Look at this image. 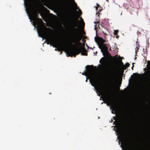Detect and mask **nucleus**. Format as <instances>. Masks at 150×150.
<instances>
[{
  "mask_svg": "<svg viewBox=\"0 0 150 150\" xmlns=\"http://www.w3.org/2000/svg\"><path fill=\"white\" fill-rule=\"evenodd\" d=\"M24 4L29 19H38V0H26Z\"/></svg>",
  "mask_w": 150,
  "mask_h": 150,
  "instance_id": "obj_1",
  "label": "nucleus"
},
{
  "mask_svg": "<svg viewBox=\"0 0 150 150\" xmlns=\"http://www.w3.org/2000/svg\"><path fill=\"white\" fill-rule=\"evenodd\" d=\"M82 74L86 76L90 79V83L91 85L94 87L95 91L96 90V92L97 93H99L100 95L103 94V89L100 88L97 85V82L98 75L97 73L92 69H87L85 73H83Z\"/></svg>",
  "mask_w": 150,
  "mask_h": 150,
  "instance_id": "obj_2",
  "label": "nucleus"
},
{
  "mask_svg": "<svg viewBox=\"0 0 150 150\" xmlns=\"http://www.w3.org/2000/svg\"><path fill=\"white\" fill-rule=\"evenodd\" d=\"M115 126L116 129L114 127V130L115 131L117 138L118 139L119 144L122 150H131L130 146L124 135L120 124L116 123Z\"/></svg>",
  "mask_w": 150,
  "mask_h": 150,
  "instance_id": "obj_3",
  "label": "nucleus"
},
{
  "mask_svg": "<svg viewBox=\"0 0 150 150\" xmlns=\"http://www.w3.org/2000/svg\"><path fill=\"white\" fill-rule=\"evenodd\" d=\"M73 2L75 10L71 13V16L72 17L71 18H56V19H83L81 17L82 13L81 10L77 6L76 4L74 1H73ZM42 18V19H48V18Z\"/></svg>",
  "mask_w": 150,
  "mask_h": 150,
  "instance_id": "obj_4",
  "label": "nucleus"
},
{
  "mask_svg": "<svg viewBox=\"0 0 150 150\" xmlns=\"http://www.w3.org/2000/svg\"><path fill=\"white\" fill-rule=\"evenodd\" d=\"M95 40L97 43L99 48L100 49L103 55H104L105 53L107 50V47L104 44L105 40L100 37H95Z\"/></svg>",
  "mask_w": 150,
  "mask_h": 150,
  "instance_id": "obj_5",
  "label": "nucleus"
},
{
  "mask_svg": "<svg viewBox=\"0 0 150 150\" xmlns=\"http://www.w3.org/2000/svg\"><path fill=\"white\" fill-rule=\"evenodd\" d=\"M81 38L75 37L72 40V42L75 43V45L77 46H79V49L81 51V54L83 55H87V53L86 52V49L84 48L85 45L83 44L82 45L81 43L79 42Z\"/></svg>",
  "mask_w": 150,
  "mask_h": 150,
  "instance_id": "obj_6",
  "label": "nucleus"
},
{
  "mask_svg": "<svg viewBox=\"0 0 150 150\" xmlns=\"http://www.w3.org/2000/svg\"><path fill=\"white\" fill-rule=\"evenodd\" d=\"M51 41L53 46L54 47L64 48L67 46L66 44L62 43L58 39L56 38H52L51 39Z\"/></svg>",
  "mask_w": 150,
  "mask_h": 150,
  "instance_id": "obj_7",
  "label": "nucleus"
},
{
  "mask_svg": "<svg viewBox=\"0 0 150 150\" xmlns=\"http://www.w3.org/2000/svg\"><path fill=\"white\" fill-rule=\"evenodd\" d=\"M74 20L73 21V25L74 27H77L79 25L81 26L82 27L84 25V23L83 22V19H73Z\"/></svg>",
  "mask_w": 150,
  "mask_h": 150,
  "instance_id": "obj_8",
  "label": "nucleus"
},
{
  "mask_svg": "<svg viewBox=\"0 0 150 150\" xmlns=\"http://www.w3.org/2000/svg\"><path fill=\"white\" fill-rule=\"evenodd\" d=\"M75 50L73 49H69L67 50V56H72L74 54Z\"/></svg>",
  "mask_w": 150,
  "mask_h": 150,
  "instance_id": "obj_9",
  "label": "nucleus"
},
{
  "mask_svg": "<svg viewBox=\"0 0 150 150\" xmlns=\"http://www.w3.org/2000/svg\"><path fill=\"white\" fill-rule=\"evenodd\" d=\"M127 7H126V8L129 10V11L133 10L134 8L133 7V4L132 3H130L129 4H127Z\"/></svg>",
  "mask_w": 150,
  "mask_h": 150,
  "instance_id": "obj_10",
  "label": "nucleus"
},
{
  "mask_svg": "<svg viewBox=\"0 0 150 150\" xmlns=\"http://www.w3.org/2000/svg\"><path fill=\"white\" fill-rule=\"evenodd\" d=\"M112 108V114H114L117 112V110L115 108L114 105H112V107L110 108V109H111Z\"/></svg>",
  "mask_w": 150,
  "mask_h": 150,
  "instance_id": "obj_11",
  "label": "nucleus"
},
{
  "mask_svg": "<svg viewBox=\"0 0 150 150\" xmlns=\"http://www.w3.org/2000/svg\"><path fill=\"white\" fill-rule=\"evenodd\" d=\"M129 66V64L128 63H126L125 65H123L122 66V68L124 69H125L127 67H128Z\"/></svg>",
  "mask_w": 150,
  "mask_h": 150,
  "instance_id": "obj_12",
  "label": "nucleus"
},
{
  "mask_svg": "<svg viewBox=\"0 0 150 150\" xmlns=\"http://www.w3.org/2000/svg\"><path fill=\"white\" fill-rule=\"evenodd\" d=\"M40 0H38V15L40 13V10L39 8Z\"/></svg>",
  "mask_w": 150,
  "mask_h": 150,
  "instance_id": "obj_13",
  "label": "nucleus"
},
{
  "mask_svg": "<svg viewBox=\"0 0 150 150\" xmlns=\"http://www.w3.org/2000/svg\"><path fill=\"white\" fill-rule=\"evenodd\" d=\"M40 19H38V36H39V20H40Z\"/></svg>",
  "mask_w": 150,
  "mask_h": 150,
  "instance_id": "obj_14",
  "label": "nucleus"
},
{
  "mask_svg": "<svg viewBox=\"0 0 150 150\" xmlns=\"http://www.w3.org/2000/svg\"><path fill=\"white\" fill-rule=\"evenodd\" d=\"M118 30H114V34L115 35H116L118 32Z\"/></svg>",
  "mask_w": 150,
  "mask_h": 150,
  "instance_id": "obj_15",
  "label": "nucleus"
},
{
  "mask_svg": "<svg viewBox=\"0 0 150 150\" xmlns=\"http://www.w3.org/2000/svg\"><path fill=\"white\" fill-rule=\"evenodd\" d=\"M113 80H114V77H113L112 78H111V79H110V82L111 83H112L113 82Z\"/></svg>",
  "mask_w": 150,
  "mask_h": 150,
  "instance_id": "obj_16",
  "label": "nucleus"
},
{
  "mask_svg": "<svg viewBox=\"0 0 150 150\" xmlns=\"http://www.w3.org/2000/svg\"><path fill=\"white\" fill-rule=\"evenodd\" d=\"M147 66L148 67L150 68V61H149L148 62Z\"/></svg>",
  "mask_w": 150,
  "mask_h": 150,
  "instance_id": "obj_17",
  "label": "nucleus"
},
{
  "mask_svg": "<svg viewBox=\"0 0 150 150\" xmlns=\"http://www.w3.org/2000/svg\"><path fill=\"white\" fill-rule=\"evenodd\" d=\"M105 61L104 59H103L102 61H101V59L100 60V62L101 64H103V63Z\"/></svg>",
  "mask_w": 150,
  "mask_h": 150,
  "instance_id": "obj_18",
  "label": "nucleus"
},
{
  "mask_svg": "<svg viewBox=\"0 0 150 150\" xmlns=\"http://www.w3.org/2000/svg\"><path fill=\"white\" fill-rule=\"evenodd\" d=\"M65 8V7L64 6H62L61 7V9L62 10H64Z\"/></svg>",
  "mask_w": 150,
  "mask_h": 150,
  "instance_id": "obj_19",
  "label": "nucleus"
},
{
  "mask_svg": "<svg viewBox=\"0 0 150 150\" xmlns=\"http://www.w3.org/2000/svg\"><path fill=\"white\" fill-rule=\"evenodd\" d=\"M99 14H100V13H97L96 14V15H98V17H97V18H100V17L99 16Z\"/></svg>",
  "mask_w": 150,
  "mask_h": 150,
  "instance_id": "obj_20",
  "label": "nucleus"
},
{
  "mask_svg": "<svg viewBox=\"0 0 150 150\" xmlns=\"http://www.w3.org/2000/svg\"><path fill=\"white\" fill-rule=\"evenodd\" d=\"M149 42H147V43H146V46H147L148 47L149 46Z\"/></svg>",
  "mask_w": 150,
  "mask_h": 150,
  "instance_id": "obj_21",
  "label": "nucleus"
},
{
  "mask_svg": "<svg viewBox=\"0 0 150 150\" xmlns=\"http://www.w3.org/2000/svg\"><path fill=\"white\" fill-rule=\"evenodd\" d=\"M44 21H45V22H47V21H48V20H49V19H44Z\"/></svg>",
  "mask_w": 150,
  "mask_h": 150,
  "instance_id": "obj_22",
  "label": "nucleus"
},
{
  "mask_svg": "<svg viewBox=\"0 0 150 150\" xmlns=\"http://www.w3.org/2000/svg\"><path fill=\"white\" fill-rule=\"evenodd\" d=\"M97 6L98 7H100V5L98 4H97Z\"/></svg>",
  "mask_w": 150,
  "mask_h": 150,
  "instance_id": "obj_23",
  "label": "nucleus"
},
{
  "mask_svg": "<svg viewBox=\"0 0 150 150\" xmlns=\"http://www.w3.org/2000/svg\"><path fill=\"white\" fill-rule=\"evenodd\" d=\"M96 10H98V7H96Z\"/></svg>",
  "mask_w": 150,
  "mask_h": 150,
  "instance_id": "obj_24",
  "label": "nucleus"
},
{
  "mask_svg": "<svg viewBox=\"0 0 150 150\" xmlns=\"http://www.w3.org/2000/svg\"><path fill=\"white\" fill-rule=\"evenodd\" d=\"M101 9H99V11H100H100H101Z\"/></svg>",
  "mask_w": 150,
  "mask_h": 150,
  "instance_id": "obj_25",
  "label": "nucleus"
},
{
  "mask_svg": "<svg viewBox=\"0 0 150 150\" xmlns=\"http://www.w3.org/2000/svg\"><path fill=\"white\" fill-rule=\"evenodd\" d=\"M133 64H134V63H132L133 66H132V69H133Z\"/></svg>",
  "mask_w": 150,
  "mask_h": 150,
  "instance_id": "obj_26",
  "label": "nucleus"
},
{
  "mask_svg": "<svg viewBox=\"0 0 150 150\" xmlns=\"http://www.w3.org/2000/svg\"><path fill=\"white\" fill-rule=\"evenodd\" d=\"M139 46L138 47H136V48L137 49H139Z\"/></svg>",
  "mask_w": 150,
  "mask_h": 150,
  "instance_id": "obj_27",
  "label": "nucleus"
},
{
  "mask_svg": "<svg viewBox=\"0 0 150 150\" xmlns=\"http://www.w3.org/2000/svg\"><path fill=\"white\" fill-rule=\"evenodd\" d=\"M87 78H86V81L87 82Z\"/></svg>",
  "mask_w": 150,
  "mask_h": 150,
  "instance_id": "obj_28",
  "label": "nucleus"
},
{
  "mask_svg": "<svg viewBox=\"0 0 150 150\" xmlns=\"http://www.w3.org/2000/svg\"><path fill=\"white\" fill-rule=\"evenodd\" d=\"M118 37H119V36H117L116 37V38H118Z\"/></svg>",
  "mask_w": 150,
  "mask_h": 150,
  "instance_id": "obj_29",
  "label": "nucleus"
},
{
  "mask_svg": "<svg viewBox=\"0 0 150 150\" xmlns=\"http://www.w3.org/2000/svg\"><path fill=\"white\" fill-rule=\"evenodd\" d=\"M104 98H103V101H104Z\"/></svg>",
  "mask_w": 150,
  "mask_h": 150,
  "instance_id": "obj_30",
  "label": "nucleus"
},
{
  "mask_svg": "<svg viewBox=\"0 0 150 150\" xmlns=\"http://www.w3.org/2000/svg\"><path fill=\"white\" fill-rule=\"evenodd\" d=\"M101 98H102V97H100V100H101Z\"/></svg>",
  "mask_w": 150,
  "mask_h": 150,
  "instance_id": "obj_31",
  "label": "nucleus"
},
{
  "mask_svg": "<svg viewBox=\"0 0 150 150\" xmlns=\"http://www.w3.org/2000/svg\"><path fill=\"white\" fill-rule=\"evenodd\" d=\"M87 66L86 67V69H87Z\"/></svg>",
  "mask_w": 150,
  "mask_h": 150,
  "instance_id": "obj_32",
  "label": "nucleus"
},
{
  "mask_svg": "<svg viewBox=\"0 0 150 150\" xmlns=\"http://www.w3.org/2000/svg\"><path fill=\"white\" fill-rule=\"evenodd\" d=\"M70 44H71V45H72V43H71Z\"/></svg>",
  "mask_w": 150,
  "mask_h": 150,
  "instance_id": "obj_33",
  "label": "nucleus"
},
{
  "mask_svg": "<svg viewBox=\"0 0 150 150\" xmlns=\"http://www.w3.org/2000/svg\"><path fill=\"white\" fill-rule=\"evenodd\" d=\"M97 53V52H96V53H95V54Z\"/></svg>",
  "mask_w": 150,
  "mask_h": 150,
  "instance_id": "obj_34",
  "label": "nucleus"
},
{
  "mask_svg": "<svg viewBox=\"0 0 150 150\" xmlns=\"http://www.w3.org/2000/svg\"><path fill=\"white\" fill-rule=\"evenodd\" d=\"M97 53V52H96V53H95V54Z\"/></svg>",
  "mask_w": 150,
  "mask_h": 150,
  "instance_id": "obj_35",
  "label": "nucleus"
},
{
  "mask_svg": "<svg viewBox=\"0 0 150 150\" xmlns=\"http://www.w3.org/2000/svg\"><path fill=\"white\" fill-rule=\"evenodd\" d=\"M40 19V18H38V19Z\"/></svg>",
  "mask_w": 150,
  "mask_h": 150,
  "instance_id": "obj_36",
  "label": "nucleus"
},
{
  "mask_svg": "<svg viewBox=\"0 0 150 150\" xmlns=\"http://www.w3.org/2000/svg\"><path fill=\"white\" fill-rule=\"evenodd\" d=\"M108 1V0H106V1Z\"/></svg>",
  "mask_w": 150,
  "mask_h": 150,
  "instance_id": "obj_37",
  "label": "nucleus"
},
{
  "mask_svg": "<svg viewBox=\"0 0 150 150\" xmlns=\"http://www.w3.org/2000/svg\"><path fill=\"white\" fill-rule=\"evenodd\" d=\"M78 53H79V52H78V53L77 54H78Z\"/></svg>",
  "mask_w": 150,
  "mask_h": 150,
  "instance_id": "obj_38",
  "label": "nucleus"
},
{
  "mask_svg": "<svg viewBox=\"0 0 150 150\" xmlns=\"http://www.w3.org/2000/svg\"><path fill=\"white\" fill-rule=\"evenodd\" d=\"M57 20H58V19H57Z\"/></svg>",
  "mask_w": 150,
  "mask_h": 150,
  "instance_id": "obj_39",
  "label": "nucleus"
}]
</instances>
